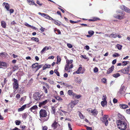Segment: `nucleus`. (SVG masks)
<instances>
[{
  "mask_svg": "<svg viewBox=\"0 0 130 130\" xmlns=\"http://www.w3.org/2000/svg\"><path fill=\"white\" fill-rule=\"evenodd\" d=\"M118 128L120 130H125L127 128V124L124 121L121 120L117 121Z\"/></svg>",
  "mask_w": 130,
  "mask_h": 130,
  "instance_id": "nucleus-1",
  "label": "nucleus"
},
{
  "mask_svg": "<svg viewBox=\"0 0 130 130\" xmlns=\"http://www.w3.org/2000/svg\"><path fill=\"white\" fill-rule=\"evenodd\" d=\"M40 116L41 118L40 120L42 122H44L47 121L48 119L49 116L48 115V117L46 118V119H42L41 118L45 117L47 116V112L46 111L45 109H42L39 112Z\"/></svg>",
  "mask_w": 130,
  "mask_h": 130,
  "instance_id": "nucleus-2",
  "label": "nucleus"
},
{
  "mask_svg": "<svg viewBox=\"0 0 130 130\" xmlns=\"http://www.w3.org/2000/svg\"><path fill=\"white\" fill-rule=\"evenodd\" d=\"M117 13H120V14L118 15H115L114 17L118 19L119 20H122L125 18V17L124 16L125 15V13L121 11H117Z\"/></svg>",
  "mask_w": 130,
  "mask_h": 130,
  "instance_id": "nucleus-3",
  "label": "nucleus"
},
{
  "mask_svg": "<svg viewBox=\"0 0 130 130\" xmlns=\"http://www.w3.org/2000/svg\"><path fill=\"white\" fill-rule=\"evenodd\" d=\"M130 65H128L127 67L124 69H121L118 72H121V73L124 74H127L130 70Z\"/></svg>",
  "mask_w": 130,
  "mask_h": 130,
  "instance_id": "nucleus-4",
  "label": "nucleus"
},
{
  "mask_svg": "<svg viewBox=\"0 0 130 130\" xmlns=\"http://www.w3.org/2000/svg\"><path fill=\"white\" fill-rule=\"evenodd\" d=\"M108 118V116L107 115H104L102 118H100L101 120L103 122L105 123L106 126L108 125V122L107 119Z\"/></svg>",
  "mask_w": 130,
  "mask_h": 130,
  "instance_id": "nucleus-5",
  "label": "nucleus"
},
{
  "mask_svg": "<svg viewBox=\"0 0 130 130\" xmlns=\"http://www.w3.org/2000/svg\"><path fill=\"white\" fill-rule=\"evenodd\" d=\"M13 79L14 82L13 83V88L14 89H17L19 87L18 80L15 78H14Z\"/></svg>",
  "mask_w": 130,
  "mask_h": 130,
  "instance_id": "nucleus-6",
  "label": "nucleus"
},
{
  "mask_svg": "<svg viewBox=\"0 0 130 130\" xmlns=\"http://www.w3.org/2000/svg\"><path fill=\"white\" fill-rule=\"evenodd\" d=\"M120 8L126 12H130V9L125 6L122 5L120 7Z\"/></svg>",
  "mask_w": 130,
  "mask_h": 130,
  "instance_id": "nucleus-7",
  "label": "nucleus"
},
{
  "mask_svg": "<svg viewBox=\"0 0 130 130\" xmlns=\"http://www.w3.org/2000/svg\"><path fill=\"white\" fill-rule=\"evenodd\" d=\"M74 106L75 105L74 104L71 102L68 105L67 110L69 112L71 111L72 109Z\"/></svg>",
  "mask_w": 130,
  "mask_h": 130,
  "instance_id": "nucleus-8",
  "label": "nucleus"
},
{
  "mask_svg": "<svg viewBox=\"0 0 130 130\" xmlns=\"http://www.w3.org/2000/svg\"><path fill=\"white\" fill-rule=\"evenodd\" d=\"M49 100H45L44 101H42L39 103V106L40 107L43 106L46 104L48 102Z\"/></svg>",
  "mask_w": 130,
  "mask_h": 130,
  "instance_id": "nucleus-9",
  "label": "nucleus"
},
{
  "mask_svg": "<svg viewBox=\"0 0 130 130\" xmlns=\"http://www.w3.org/2000/svg\"><path fill=\"white\" fill-rule=\"evenodd\" d=\"M29 105V104H27L24 105H23L20 108H19L18 109V111H21L23 110L25 108L26 106L27 107H28V106Z\"/></svg>",
  "mask_w": 130,
  "mask_h": 130,
  "instance_id": "nucleus-10",
  "label": "nucleus"
},
{
  "mask_svg": "<svg viewBox=\"0 0 130 130\" xmlns=\"http://www.w3.org/2000/svg\"><path fill=\"white\" fill-rule=\"evenodd\" d=\"M125 92V87L123 86H121L120 88L119 93L120 94H123Z\"/></svg>",
  "mask_w": 130,
  "mask_h": 130,
  "instance_id": "nucleus-11",
  "label": "nucleus"
},
{
  "mask_svg": "<svg viewBox=\"0 0 130 130\" xmlns=\"http://www.w3.org/2000/svg\"><path fill=\"white\" fill-rule=\"evenodd\" d=\"M38 14L41 15L44 17L45 18L48 19L50 16L44 13H41L40 12H39Z\"/></svg>",
  "mask_w": 130,
  "mask_h": 130,
  "instance_id": "nucleus-12",
  "label": "nucleus"
},
{
  "mask_svg": "<svg viewBox=\"0 0 130 130\" xmlns=\"http://www.w3.org/2000/svg\"><path fill=\"white\" fill-rule=\"evenodd\" d=\"M82 67H80L76 71V73L77 74H80V73L83 74L84 72V71H81L82 70Z\"/></svg>",
  "mask_w": 130,
  "mask_h": 130,
  "instance_id": "nucleus-13",
  "label": "nucleus"
},
{
  "mask_svg": "<svg viewBox=\"0 0 130 130\" xmlns=\"http://www.w3.org/2000/svg\"><path fill=\"white\" fill-rule=\"evenodd\" d=\"M120 108L125 109L128 107V106L125 104H120L119 105Z\"/></svg>",
  "mask_w": 130,
  "mask_h": 130,
  "instance_id": "nucleus-14",
  "label": "nucleus"
},
{
  "mask_svg": "<svg viewBox=\"0 0 130 130\" xmlns=\"http://www.w3.org/2000/svg\"><path fill=\"white\" fill-rule=\"evenodd\" d=\"M38 108L37 106L36 105H35L31 107L29 109V110L30 111L34 112Z\"/></svg>",
  "mask_w": 130,
  "mask_h": 130,
  "instance_id": "nucleus-15",
  "label": "nucleus"
},
{
  "mask_svg": "<svg viewBox=\"0 0 130 130\" xmlns=\"http://www.w3.org/2000/svg\"><path fill=\"white\" fill-rule=\"evenodd\" d=\"M98 113V111L95 109H94L91 111V115L95 116H96Z\"/></svg>",
  "mask_w": 130,
  "mask_h": 130,
  "instance_id": "nucleus-16",
  "label": "nucleus"
},
{
  "mask_svg": "<svg viewBox=\"0 0 130 130\" xmlns=\"http://www.w3.org/2000/svg\"><path fill=\"white\" fill-rule=\"evenodd\" d=\"M114 68V66H112L110 68H109L107 70V73L108 74H109L111 73L113 71Z\"/></svg>",
  "mask_w": 130,
  "mask_h": 130,
  "instance_id": "nucleus-17",
  "label": "nucleus"
},
{
  "mask_svg": "<svg viewBox=\"0 0 130 130\" xmlns=\"http://www.w3.org/2000/svg\"><path fill=\"white\" fill-rule=\"evenodd\" d=\"M3 6H5V7L8 11H9V4L7 3H4L3 4Z\"/></svg>",
  "mask_w": 130,
  "mask_h": 130,
  "instance_id": "nucleus-18",
  "label": "nucleus"
},
{
  "mask_svg": "<svg viewBox=\"0 0 130 130\" xmlns=\"http://www.w3.org/2000/svg\"><path fill=\"white\" fill-rule=\"evenodd\" d=\"M0 66H2L7 68L8 66V65L5 62L0 61Z\"/></svg>",
  "mask_w": 130,
  "mask_h": 130,
  "instance_id": "nucleus-19",
  "label": "nucleus"
},
{
  "mask_svg": "<svg viewBox=\"0 0 130 130\" xmlns=\"http://www.w3.org/2000/svg\"><path fill=\"white\" fill-rule=\"evenodd\" d=\"M8 55V54L5 52H3L0 53V57L2 58H5Z\"/></svg>",
  "mask_w": 130,
  "mask_h": 130,
  "instance_id": "nucleus-20",
  "label": "nucleus"
},
{
  "mask_svg": "<svg viewBox=\"0 0 130 130\" xmlns=\"http://www.w3.org/2000/svg\"><path fill=\"white\" fill-rule=\"evenodd\" d=\"M58 124V123L55 121L54 123L52 125V126L54 128V129H55L56 128Z\"/></svg>",
  "mask_w": 130,
  "mask_h": 130,
  "instance_id": "nucleus-21",
  "label": "nucleus"
},
{
  "mask_svg": "<svg viewBox=\"0 0 130 130\" xmlns=\"http://www.w3.org/2000/svg\"><path fill=\"white\" fill-rule=\"evenodd\" d=\"M28 115L29 114L27 112L23 113L22 114V118L24 119H25L27 117Z\"/></svg>",
  "mask_w": 130,
  "mask_h": 130,
  "instance_id": "nucleus-22",
  "label": "nucleus"
},
{
  "mask_svg": "<svg viewBox=\"0 0 130 130\" xmlns=\"http://www.w3.org/2000/svg\"><path fill=\"white\" fill-rule=\"evenodd\" d=\"M27 2L29 5H34V1L33 0H27Z\"/></svg>",
  "mask_w": 130,
  "mask_h": 130,
  "instance_id": "nucleus-23",
  "label": "nucleus"
},
{
  "mask_svg": "<svg viewBox=\"0 0 130 130\" xmlns=\"http://www.w3.org/2000/svg\"><path fill=\"white\" fill-rule=\"evenodd\" d=\"M1 26L2 27L5 28L6 27V23L4 21H2L1 22Z\"/></svg>",
  "mask_w": 130,
  "mask_h": 130,
  "instance_id": "nucleus-24",
  "label": "nucleus"
},
{
  "mask_svg": "<svg viewBox=\"0 0 130 130\" xmlns=\"http://www.w3.org/2000/svg\"><path fill=\"white\" fill-rule=\"evenodd\" d=\"M68 94L70 95H72L73 96L74 95L75 93L72 92V90H69L68 91Z\"/></svg>",
  "mask_w": 130,
  "mask_h": 130,
  "instance_id": "nucleus-25",
  "label": "nucleus"
},
{
  "mask_svg": "<svg viewBox=\"0 0 130 130\" xmlns=\"http://www.w3.org/2000/svg\"><path fill=\"white\" fill-rule=\"evenodd\" d=\"M117 35L116 34H111L109 35V37L110 38H115L117 37Z\"/></svg>",
  "mask_w": 130,
  "mask_h": 130,
  "instance_id": "nucleus-26",
  "label": "nucleus"
},
{
  "mask_svg": "<svg viewBox=\"0 0 130 130\" xmlns=\"http://www.w3.org/2000/svg\"><path fill=\"white\" fill-rule=\"evenodd\" d=\"M38 66V63H36L32 64V68H36V69L37 68V67Z\"/></svg>",
  "mask_w": 130,
  "mask_h": 130,
  "instance_id": "nucleus-27",
  "label": "nucleus"
},
{
  "mask_svg": "<svg viewBox=\"0 0 130 130\" xmlns=\"http://www.w3.org/2000/svg\"><path fill=\"white\" fill-rule=\"evenodd\" d=\"M57 61L56 62V63L58 64V63L60 62L61 60V59L60 57L58 56H57Z\"/></svg>",
  "mask_w": 130,
  "mask_h": 130,
  "instance_id": "nucleus-28",
  "label": "nucleus"
},
{
  "mask_svg": "<svg viewBox=\"0 0 130 130\" xmlns=\"http://www.w3.org/2000/svg\"><path fill=\"white\" fill-rule=\"evenodd\" d=\"M73 96L76 99H78L81 97V95H77L75 93L74 95H73Z\"/></svg>",
  "mask_w": 130,
  "mask_h": 130,
  "instance_id": "nucleus-29",
  "label": "nucleus"
},
{
  "mask_svg": "<svg viewBox=\"0 0 130 130\" xmlns=\"http://www.w3.org/2000/svg\"><path fill=\"white\" fill-rule=\"evenodd\" d=\"M112 75L113 77L116 78L120 76V75L119 73H117L113 74Z\"/></svg>",
  "mask_w": 130,
  "mask_h": 130,
  "instance_id": "nucleus-30",
  "label": "nucleus"
},
{
  "mask_svg": "<svg viewBox=\"0 0 130 130\" xmlns=\"http://www.w3.org/2000/svg\"><path fill=\"white\" fill-rule=\"evenodd\" d=\"M107 101L105 102L104 101H102L101 103V105L103 107H104L105 106V105L107 104Z\"/></svg>",
  "mask_w": 130,
  "mask_h": 130,
  "instance_id": "nucleus-31",
  "label": "nucleus"
},
{
  "mask_svg": "<svg viewBox=\"0 0 130 130\" xmlns=\"http://www.w3.org/2000/svg\"><path fill=\"white\" fill-rule=\"evenodd\" d=\"M31 39L37 42H38L39 41L38 38L37 37H32L31 38Z\"/></svg>",
  "mask_w": 130,
  "mask_h": 130,
  "instance_id": "nucleus-32",
  "label": "nucleus"
},
{
  "mask_svg": "<svg viewBox=\"0 0 130 130\" xmlns=\"http://www.w3.org/2000/svg\"><path fill=\"white\" fill-rule=\"evenodd\" d=\"M88 34L92 36L94 34V32L93 31L90 30L88 31Z\"/></svg>",
  "mask_w": 130,
  "mask_h": 130,
  "instance_id": "nucleus-33",
  "label": "nucleus"
},
{
  "mask_svg": "<svg viewBox=\"0 0 130 130\" xmlns=\"http://www.w3.org/2000/svg\"><path fill=\"white\" fill-rule=\"evenodd\" d=\"M123 65L125 66L129 63V65H130V62L129 61H124L123 62Z\"/></svg>",
  "mask_w": 130,
  "mask_h": 130,
  "instance_id": "nucleus-34",
  "label": "nucleus"
},
{
  "mask_svg": "<svg viewBox=\"0 0 130 130\" xmlns=\"http://www.w3.org/2000/svg\"><path fill=\"white\" fill-rule=\"evenodd\" d=\"M55 98L56 100L59 101H62V99L60 97L58 96H56Z\"/></svg>",
  "mask_w": 130,
  "mask_h": 130,
  "instance_id": "nucleus-35",
  "label": "nucleus"
},
{
  "mask_svg": "<svg viewBox=\"0 0 130 130\" xmlns=\"http://www.w3.org/2000/svg\"><path fill=\"white\" fill-rule=\"evenodd\" d=\"M59 23H60V22H58V21H57L56 20H54V24H56V25H57L58 26H60V24Z\"/></svg>",
  "mask_w": 130,
  "mask_h": 130,
  "instance_id": "nucleus-36",
  "label": "nucleus"
},
{
  "mask_svg": "<svg viewBox=\"0 0 130 130\" xmlns=\"http://www.w3.org/2000/svg\"><path fill=\"white\" fill-rule=\"evenodd\" d=\"M52 113L53 114H55L56 111L55 108L54 107H52Z\"/></svg>",
  "mask_w": 130,
  "mask_h": 130,
  "instance_id": "nucleus-37",
  "label": "nucleus"
},
{
  "mask_svg": "<svg viewBox=\"0 0 130 130\" xmlns=\"http://www.w3.org/2000/svg\"><path fill=\"white\" fill-rule=\"evenodd\" d=\"M116 47L119 50H120L122 48V46L119 44H118L116 45Z\"/></svg>",
  "mask_w": 130,
  "mask_h": 130,
  "instance_id": "nucleus-38",
  "label": "nucleus"
},
{
  "mask_svg": "<svg viewBox=\"0 0 130 130\" xmlns=\"http://www.w3.org/2000/svg\"><path fill=\"white\" fill-rule=\"evenodd\" d=\"M99 19L97 18H94L93 19H89V20L90 21H94Z\"/></svg>",
  "mask_w": 130,
  "mask_h": 130,
  "instance_id": "nucleus-39",
  "label": "nucleus"
},
{
  "mask_svg": "<svg viewBox=\"0 0 130 130\" xmlns=\"http://www.w3.org/2000/svg\"><path fill=\"white\" fill-rule=\"evenodd\" d=\"M78 102V100H75L74 101H72L71 102L73 104L75 105L77 104Z\"/></svg>",
  "mask_w": 130,
  "mask_h": 130,
  "instance_id": "nucleus-40",
  "label": "nucleus"
},
{
  "mask_svg": "<svg viewBox=\"0 0 130 130\" xmlns=\"http://www.w3.org/2000/svg\"><path fill=\"white\" fill-rule=\"evenodd\" d=\"M102 82L103 83H107L106 79L105 78H103L102 79Z\"/></svg>",
  "mask_w": 130,
  "mask_h": 130,
  "instance_id": "nucleus-41",
  "label": "nucleus"
},
{
  "mask_svg": "<svg viewBox=\"0 0 130 130\" xmlns=\"http://www.w3.org/2000/svg\"><path fill=\"white\" fill-rule=\"evenodd\" d=\"M120 56V55L118 53H116L114 54H113L112 55L113 57H116L119 56Z\"/></svg>",
  "mask_w": 130,
  "mask_h": 130,
  "instance_id": "nucleus-42",
  "label": "nucleus"
},
{
  "mask_svg": "<svg viewBox=\"0 0 130 130\" xmlns=\"http://www.w3.org/2000/svg\"><path fill=\"white\" fill-rule=\"evenodd\" d=\"M43 66L42 64L40 65H39L38 64V66L37 67V68L36 69V71H38L40 68H41Z\"/></svg>",
  "mask_w": 130,
  "mask_h": 130,
  "instance_id": "nucleus-43",
  "label": "nucleus"
},
{
  "mask_svg": "<svg viewBox=\"0 0 130 130\" xmlns=\"http://www.w3.org/2000/svg\"><path fill=\"white\" fill-rule=\"evenodd\" d=\"M106 96L105 95H103V98L102 99V100H103V101H106Z\"/></svg>",
  "mask_w": 130,
  "mask_h": 130,
  "instance_id": "nucleus-44",
  "label": "nucleus"
},
{
  "mask_svg": "<svg viewBox=\"0 0 130 130\" xmlns=\"http://www.w3.org/2000/svg\"><path fill=\"white\" fill-rule=\"evenodd\" d=\"M79 116L81 119H84V118L83 115L80 112H79Z\"/></svg>",
  "mask_w": 130,
  "mask_h": 130,
  "instance_id": "nucleus-45",
  "label": "nucleus"
},
{
  "mask_svg": "<svg viewBox=\"0 0 130 130\" xmlns=\"http://www.w3.org/2000/svg\"><path fill=\"white\" fill-rule=\"evenodd\" d=\"M65 86H66L67 87H69V88H70H70L72 89L73 88V87L71 85H69L68 84H66L65 83V84L64 85Z\"/></svg>",
  "mask_w": 130,
  "mask_h": 130,
  "instance_id": "nucleus-46",
  "label": "nucleus"
},
{
  "mask_svg": "<svg viewBox=\"0 0 130 130\" xmlns=\"http://www.w3.org/2000/svg\"><path fill=\"white\" fill-rule=\"evenodd\" d=\"M82 81V80L81 79H77V80H76V83L78 84H80Z\"/></svg>",
  "mask_w": 130,
  "mask_h": 130,
  "instance_id": "nucleus-47",
  "label": "nucleus"
},
{
  "mask_svg": "<svg viewBox=\"0 0 130 130\" xmlns=\"http://www.w3.org/2000/svg\"><path fill=\"white\" fill-rule=\"evenodd\" d=\"M98 71V69L97 67H95L93 71L95 73H96Z\"/></svg>",
  "mask_w": 130,
  "mask_h": 130,
  "instance_id": "nucleus-48",
  "label": "nucleus"
},
{
  "mask_svg": "<svg viewBox=\"0 0 130 130\" xmlns=\"http://www.w3.org/2000/svg\"><path fill=\"white\" fill-rule=\"evenodd\" d=\"M46 48L47 46H45L43 49L41 51V54L43 53L45 51Z\"/></svg>",
  "mask_w": 130,
  "mask_h": 130,
  "instance_id": "nucleus-49",
  "label": "nucleus"
},
{
  "mask_svg": "<svg viewBox=\"0 0 130 130\" xmlns=\"http://www.w3.org/2000/svg\"><path fill=\"white\" fill-rule=\"evenodd\" d=\"M54 72L55 73H56L58 76H59V73L57 71V70H54Z\"/></svg>",
  "mask_w": 130,
  "mask_h": 130,
  "instance_id": "nucleus-50",
  "label": "nucleus"
},
{
  "mask_svg": "<svg viewBox=\"0 0 130 130\" xmlns=\"http://www.w3.org/2000/svg\"><path fill=\"white\" fill-rule=\"evenodd\" d=\"M69 66L67 64H66L65 66L64 69L65 70H69L68 67Z\"/></svg>",
  "mask_w": 130,
  "mask_h": 130,
  "instance_id": "nucleus-51",
  "label": "nucleus"
},
{
  "mask_svg": "<svg viewBox=\"0 0 130 130\" xmlns=\"http://www.w3.org/2000/svg\"><path fill=\"white\" fill-rule=\"evenodd\" d=\"M15 123L16 125H20L21 122L20 121L17 120L15 121Z\"/></svg>",
  "mask_w": 130,
  "mask_h": 130,
  "instance_id": "nucleus-52",
  "label": "nucleus"
},
{
  "mask_svg": "<svg viewBox=\"0 0 130 130\" xmlns=\"http://www.w3.org/2000/svg\"><path fill=\"white\" fill-rule=\"evenodd\" d=\"M67 46L69 48H72L73 47L72 45L70 43H67Z\"/></svg>",
  "mask_w": 130,
  "mask_h": 130,
  "instance_id": "nucleus-53",
  "label": "nucleus"
},
{
  "mask_svg": "<svg viewBox=\"0 0 130 130\" xmlns=\"http://www.w3.org/2000/svg\"><path fill=\"white\" fill-rule=\"evenodd\" d=\"M43 89L44 90V92L46 93H47V92H48V91H47V90L46 88H45V87L43 86Z\"/></svg>",
  "mask_w": 130,
  "mask_h": 130,
  "instance_id": "nucleus-54",
  "label": "nucleus"
},
{
  "mask_svg": "<svg viewBox=\"0 0 130 130\" xmlns=\"http://www.w3.org/2000/svg\"><path fill=\"white\" fill-rule=\"evenodd\" d=\"M15 97L17 98V99H18L20 98V95L19 94H18L16 95Z\"/></svg>",
  "mask_w": 130,
  "mask_h": 130,
  "instance_id": "nucleus-55",
  "label": "nucleus"
},
{
  "mask_svg": "<svg viewBox=\"0 0 130 130\" xmlns=\"http://www.w3.org/2000/svg\"><path fill=\"white\" fill-rule=\"evenodd\" d=\"M47 127L46 126H44L43 127V130H47Z\"/></svg>",
  "mask_w": 130,
  "mask_h": 130,
  "instance_id": "nucleus-56",
  "label": "nucleus"
},
{
  "mask_svg": "<svg viewBox=\"0 0 130 130\" xmlns=\"http://www.w3.org/2000/svg\"><path fill=\"white\" fill-rule=\"evenodd\" d=\"M66 64L69 66L70 63V61L68 59L66 60Z\"/></svg>",
  "mask_w": 130,
  "mask_h": 130,
  "instance_id": "nucleus-57",
  "label": "nucleus"
},
{
  "mask_svg": "<svg viewBox=\"0 0 130 130\" xmlns=\"http://www.w3.org/2000/svg\"><path fill=\"white\" fill-rule=\"evenodd\" d=\"M24 24H25V26H26L29 27H30V26H31V25H29V24H28V23H27L26 22Z\"/></svg>",
  "mask_w": 130,
  "mask_h": 130,
  "instance_id": "nucleus-58",
  "label": "nucleus"
},
{
  "mask_svg": "<svg viewBox=\"0 0 130 130\" xmlns=\"http://www.w3.org/2000/svg\"><path fill=\"white\" fill-rule=\"evenodd\" d=\"M70 22L72 24H74L77 23V22L71 20H70Z\"/></svg>",
  "mask_w": 130,
  "mask_h": 130,
  "instance_id": "nucleus-59",
  "label": "nucleus"
},
{
  "mask_svg": "<svg viewBox=\"0 0 130 130\" xmlns=\"http://www.w3.org/2000/svg\"><path fill=\"white\" fill-rule=\"evenodd\" d=\"M117 101H118L115 98L113 100V102L114 103H117Z\"/></svg>",
  "mask_w": 130,
  "mask_h": 130,
  "instance_id": "nucleus-60",
  "label": "nucleus"
},
{
  "mask_svg": "<svg viewBox=\"0 0 130 130\" xmlns=\"http://www.w3.org/2000/svg\"><path fill=\"white\" fill-rule=\"evenodd\" d=\"M36 3L38 5H40V6H41L42 5V4L40 3L39 1H37Z\"/></svg>",
  "mask_w": 130,
  "mask_h": 130,
  "instance_id": "nucleus-61",
  "label": "nucleus"
},
{
  "mask_svg": "<svg viewBox=\"0 0 130 130\" xmlns=\"http://www.w3.org/2000/svg\"><path fill=\"white\" fill-rule=\"evenodd\" d=\"M9 11H10V14L13 13L14 12V10L13 9H10Z\"/></svg>",
  "mask_w": 130,
  "mask_h": 130,
  "instance_id": "nucleus-62",
  "label": "nucleus"
},
{
  "mask_svg": "<svg viewBox=\"0 0 130 130\" xmlns=\"http://www.w3.org/2000/svg\"><path fill=\"white\" fill-rule=\"evenodd\" d=\"M126 113L128 114H130V109H127L126 110Z\"/></svg>",
  "mask_w": 130,
  "mask_h": 130,
  "instance_id": "nucleus-63",
  "label": "nucleus"
},
{
  "mask_svg": "<svg viewBox=\"0 0 130 130\" xmlns=\"http://www.w3.org/2000/svg\"><path fill=\"white\" fill-rule=\"evenodd\" d=\"M45 28H43L42 27H41L40 29V30L42 32H43L44 31Z\"/></svg>",
  "mask_w": 130,
  "mask_h": 130,
  "instance_id": "nucleus-64",
  "label": "nucleus"
}]
</instances>
